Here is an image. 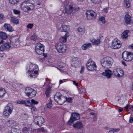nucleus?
I'll return each instance as SVG.
<instances>
[{
  "label": "nucleus",
  "mask_w": 133,
  "mask_h": 133,
  "mask_svg": "<svg viewBox=\"0 0 133 133\" xmlns=\"http://www.w3.org/2000/svg\"><path fill=\"white\" fill-rule=\"evenodd\" d=\"M113 62L112 59L109 57H105L101 60L102 66L107 68H109L111 66Z\"/></svg>",
  "instance_id": "obj_1"
},
{
  "label": "nucleus",
  "mask_w": 133,
  "mask_h": 133,
  "mask_svg": "<svg viewBox=\"0 0 133 133\" xmlns=\"http://www.w3.org/2000/svg\"><path fill=\"white\" fill-rule=\"evenodd\" d=\"M54 99L58 104L62 105L66 101V97L63 96L59 92H58L55 95Z\"/></svg>",
  "instance_id": "obj_2"
},
{
  "label": "nucleus",
  "mask_w": 133,
  "mask_h": 133,
  "mask_svg": "<svg viewBox=\"0 0 133 133\" xmlns=\"http://www.w3.org/2000/svg\"><path fill=\"white\" fill-rule=\"evenodd\" d=\"M29 70L28 71V73L29 74V76L31 78H35L37 77L38 74V71L37 70L34 71V68L35 67V65L32 64L29 65Z\"/></svg>",
  "instance_id": "obj_3"
},
{
  "label": "nucleus",
  "mask_w": 133,
  "mask_h": 133,
  "mask_svg": "<svg viewBox=\"0 0 133 133\" xmlns=\"http://www.w3.org/2000/svg\"><path fill=\"white\" fill-rule=\"evenodd\" d=\"M25 90V93L26 96L29 98L34 97L36 94V91L29 87L26 88Z\"/></svg>",
  "instance_id": "obj_4"
},
{
  "label": "nucleus",
  "mask_w": 133,
  "mask_h": 133,
  "mask_svg": "<svg viewBox=\"0 0 133 133\" xmlns=\"http://www.w3.org/2000/svg\"><path fill=\"white\" fill-rule=\"evenodd\" d=\"M13 109V105L11 103H9L5 107V109L3 112V115L5 116L9 115L12 112Z\"/></svg>",
  "instance_id": "obj_5"
},
{
  "label": "nucleus",
  "mask_w": 133,
  "mask_h": 133,
  "mask_svg": "<svg viewBox=\"0 0 133 133\" xmlns=\"http://www.w3.org/2000/svg\"><path fill=\"white\" fill-rule=\"evenodd\" d=\"M122 56L123 59L127 61H130L133 58V53L127 51L124 52L122 54Z\"/></svg>",
  "instance_id": "obj_6"
},
{
  "label": "nucleus",
  "mask_w": 133,
  "mask_h": 133,
  "mask_svg": "<svg viewBox=\"0 0 133 133\" xmlns=\"http://www.w3.org/2000/svg\"><path fill=\"white\" fill-rule=\"evenodd\" d=\"M44 46L40 43H38L36 44L35 51L38 55H42L44 52Z\"/></svg>",
  "instance_id": "obj_7"
},
{
  "label": "nucleus",
  "mask_w": 133,
  "mask_h": 133,
  "mask_svg": "<svg viewBox=\"0 0 133 133\" xmlns=\"http://www.w3.org/2000/svg\"><path fill=\"white\" fill-rule=\"evenodd\" d=\"M86 15L87 19L88 20L94 19L96 17L97 14L94 11L90 10L86 11Z\"/></svg>",
  "instance_id": "obj_8"
},
{
  "label": "nucleus",
  "mask_w": 133,
  "mask_h": 133,
  "mask_svg": "<svg viewBox=\"0 0 133 133\" xmlns=\"http://www.w3.org/2000/svg\"><path fill=\"white\" fill-rule=\"evenodd\" d=\"M57 51L61 53H64L66 52V45L62 43H58L55 46Z\"/></svg>",
  "instance_id": "obj_9"
},
{
  "label": "nucleus",
  "mask_w": 133,
  "mask_h": 133,
  "mask_svg": "<svg viewBox=\"0 0 133 133\" xmlns=\"http://www.w3.org/2000/svg\"><path fill=\"white\" fill-rule=\"evenodd\" d=\"M87 69L90 71L96 70V66L95 62L91 59H90L88 61L86 64Z\"/></svg>",
  "instance_id": "obj_10"
},
{
  "label": "nucleus",
  "mask_w": 133,
  "mask_h": 133,
  "mask_svg": "<svg viewBox=\"0 0 133 133\" xmlns=\"http://www.w3.org/2000/svg\"><path fill=\"white\" fill-rule=\"evenodd\" d=\"M79 114L76 113H73L71 115V116L70 119L68 122V124L69 125L71 124L70 123H72L75 121L79 119Z\"/></svg>",
  "instance_id": "obj_11"
},
{
  "label": "nucleus",
  "mask_w": 133,
  "mask_h": 133,
  "mask_svg": "<svg viewBox=\"0 0 133 133\" xmlns=\"http://www.w3.org/2000/svg\"><path fill=\"white\" fill-rule=\"evenodd\" d=\"M44 119L41 116L36 118L34 120L35 124L39 127L42 126V124L44 123Z\"/></svg>",
  "instance_id": "obj_12"
},
{
  "label": "nucleus",
  "mask_w": 133,
  "mask_h": 133,
  "mask_svg": "<svg viewBox=\"0 0 133 133\" xmlns=\"http://www.w3.org/2000/svg\"><path fill=\"white\" fill-rule=\"evenodd\" d=\"M73 6L71 4H68L65 5V11L64 14L65 15H67V14H71L73 11Z\"/></svg>",
  "instance_id": "obj_13"
},
{
  "label": "nucleus",
  "mask_w": 133,
  "mask_h": 133,
  "mask_svg": "<svg viewBox=\"0 0 133 133\" xmlns=\"http://www.w3.org/2000/svg\"><path fill=\"white\" fill-rule=\"evenodd\" d=\"M120 41L117 39L114 40L112 43V47L114 49H117L121 46Z\"/></svg>",
  "instance_id": "obj_14"
},
{
  "label": "nucleus",
  "mask_w": 133,
  "mask_h": 133,
  "mask_svg": "<svg viewBox=\"0 0 133 133\" xmlns=\"http://www.w3.org/2000/svg\"><path fill=\"white\" fill-rule=\"evenodd\" d=\"M11 45L9 42L4 43L0 47V50L1 51L8 50L11 47Z\"/></svg>",
  "instance_id": "obj_15"
},
{
  "label": "nucleus",
  "mask_w": 133,
  "mask_h": 133,
  "mask_svg": "<svg viewBox=\"0 0 133 133\" xmlns=\"http://www.w3.org/2000/svg\"><path fill=\"white\" fill-rule=\"evenodd\" d=\"M73 127L75 129L78 130L83 128V125L81 122L77 121L73 124Z\"/></svg>",
  "instance_id": "obj_16"
},
{
  "label": "nucleus",
  "mask_w": 133,
  "mask_h": 133,
  "mask_svg": "<svg viewBox=\"0 0 133 133\" xmlns=\"http://www.w3.org/2000/svg\"><path fill=\"white\" fill-rule=\"evenodd\" d=\"M26 1L23 2L21 5V8L22 10L24 12H28L30 10L28 6H27ZM29 9H30L29 8Z\"/></svg>",
  "instance_id": "obj_17"
},
{
  "label": "nucleus",
  "mask_w": 133,
  "mask_h": 133,
  "mask_svg": "<svg viewBox=\"0 0 133 133\" xmlns=\"http://www.w3.org/2000/svg\"><path fill=\"white\" fill-rule=\"evenodd\" d=\"M103 75L105 76L108 78H110L112 75V72L109 69L106 70L105 71L102 73Z\"/></svg>",
  "instance_id": "obj_18"
},
{
  "label": "nucleus",
  "mask_w": 133,
  "mask_h": 133,
  "mask_svg": "<svg viewBox=\"0 0 133 133\" xmlns=\"http://www.w3.org/2000/svg\"><path fill=\"white\" fill-rule=\"evenodd\" d=\"M60 30L61 32H65L66 33H69L70 30V28L69 26L63 25L60 28Z\"/></svg>",
  "instance_id": "obj_19"
},
{
  "label": "nucleus",
  "mask_w": 133,
  "mask_h": 133,
  "mask_svg": "<svg viewBox=\"0 0 133 133\" xmlns=\"http://www.w3.org/2000/svg\"><path fill=\"white\" fill-rule=\"evenodd\" d=\"M6 124L8 127H14L16 125V122L13 120H9L6 122Z\"/></svg>",
  "instance_id": "obj_20"
},
{
  "label": "nucleus",
  "mask_w": 133,
  "mask_h": 133,
  "mask_svg": "<svg viewBox=\"0 0 133 133\" xmlns=\"http://www.w3.org/2000/svg\"><path fill=\"white\" fill-rule=\"evenodd\" d=\"M120 71L122 73L123 72V71L120 68H118L117 69H115L113 70L114 74L115 76H117L118 77H122L123 76V74H120L119 73V71Z\"/></svg>",
  "instance_id": "obj_21"
},
{
  "label": "nucleus",
  "mask_w": 133,
  "mask_h": 133,
  "mask_svg": "<svg viewBox=\"0 0 133 133\" xmlns=\"http://www.w3.org/2000/svg\"><path fill=\"white\" fill-rule=\"evenodd\" d=\"M69 36V33H66L64 36L61 37L60 39L59 40L60 43H65L66 42L67 37Z\"/></svg>",
  "instance_id": "obj_22"
},
{
  "label": "nucleus",
  "mask_w": 133,
  "mask_h": 133,
  "mask_svg": "<svg viewBox=\"0 0 133 133\" xmlns=\"http://www.w3.org/2000/svg\"><path fill=\"white\" fill-rule=\"evenodd\" d=\"M10 44L16 45V44L18 43L19 41L18 38L16 37H12L10 40Z\"/></svg>",
  "instance_id": "obj_23"
},
{
  "label": "nucleus",
  "mask_w": 133,
  "mask_h": 133,
  "mask_svg": "<svg viewBox=\"0 0 133 133\" xmlns=\"http://www.w3.org/2000/svg\"><path fill=\"white\" fill-rule=\"evenodd\" d=\"M5 29L10 32H12L14 31V29L10 25L8 24L5 23L4 25Z\"/></svg>",
  "instance_id": "obj_24"
},
{
  "label": "nucleus",
  "mask_w": 133,
  "mask_h": 133,
  "mask_svg": "<svg viewBox=\"0 0 133 133\" xmlns=\"http://www.w3.org/2000/svg\"><path fill=\"white\" fill-rule=\"evenodd\" d=\"M125 21L127 24H129L130 23L131 18L130 16L128 14H126L125 16Z\"/></svg>",
  "instance_id": "obj_25"
},
{
  "label": "nucleus",
  "mask_w": 133,
  "mask_h": 133,
  "mask_svg": "<svg viewBox=\"0 0 133 133\" xmlns=\"http://www.w3.org/2000/svg\"><path fill=\"white\" fill-rule=\"evenodd\" d=\"M77 30L80 34L83 35L85 32V28L83 26H80L77 29Z\"/></svg>",
  "instance_id": "obj_26"
},
{
  "label": "nucleus",
  "mask_w": 133,
  "mask_h": 133,
  "mask_svg": "<svg viewBox=\"0 0 133 133\" xmlns=\"http://www.w3.org/2000/svg\"><path fill=\"white\" fill-rule=\"evenodd\" d=\"M129 31L126 30L124 31L122 33V37L123 39H127L128 37V33L129 32Z\"/></svg>",
  "instance_id": "obj_27"
},
{
  "label": "nucleus",
  "mask_w": 133,
  "mask_h": 133,
  "mask_svg": "<svg viewBox=\"0 0 133 133\" xmlns=\"http://www.w3.org/2000/svg\"><path fill=\"white\" fill-rule=\"evenodd\" d=\"M27 2L26 3V4L28 6V8L29 9L30 11L34 9V4L30 3V1L29 0H28L27 1H26Z\"/></svg>",
  "instance_id": "obj_28"
},
{
  "label": "nucleus",
  "mask_w": 133,
  "mask_h": 133,
  "mask_svg": "<svg viewBox=\"0 0 133 133\" xmlns=\"http://www.w3.org/2000/svg\"><path fill=\"white\" fill-rule=\"evenodd\" d=\"M32 129L30 127H24L23 129V131L24 133H31Z\"/></svg>",
  "instance_id": "obj_29"
},
{
  "label": "nucleus",
  "mask_w": 133,
  "mask_h": 133,
  "mask_svg": "<svg viewBox=\"0 0 133 133\" xmlns=\"http://www.w3.org/2000/svg\"><path fill=\"white\" fill-rule=\"evenodd\" d=\"M8 37L6 34L4 32L1 31L0 32V38L3 39H5Z\"/></svg>",
  "instance_id": "obj_30"
},
{
  "label": "nucleus",
  "mask_w": 133,
  "mask_h": 133,
  "mask_svg": "<svg viewBox=\"0 0 133 133\" xmlns=\"http://www.w3.org/2000/svg\"><path fill=\"white\" fill-rule=\"evenodd\" d=\"M91 46V44L90 43H87L84 44L82 46V49L85 50L89 47Z\"/></svg>",
  "instance_id": "obj_31"
},
{
  "label": "nucleus",
  "mask_w": 133,
  "mask_h": 133,
  "mask_svg": "<svg viewBox=\"0 0 133 133\" xmlns=\"http://www.w3.org/2000/svg\"><path fill=\"white\" fill-rule=\"evenodd\" d=\"M6 93L5 89L2 88L0 89V97H3Z\"/></svg>",
  "instance_id": "obj_32"
},
{
  "label": "nucleus",
  "mask_w": 133,
  "mask_h": 133,
  "mask_svg": "<svg viewBox=\"0 0 133 133\" xmlns=\"http://www.w3.org/2000/svg\"><path fill=\"white\" fill-rule=\"evenodd\" d=\"M51 87L50 86H49L46 89L45 91V94L47 97H48L49 96L50 92Z\"/></svg>",
  "instance_id": "obj_33"
},
{
  "label": "nucleus",
  "mask_w": 133,
  "mask_h": 133,
  "mask_svg": "<svg viewBox=\"0 0 133 133\" xmlns=\"http://www.w3.org/2000/svg\"><path fill=\"white\" fill-rule=\"evenodd\" d=\"M30 39L31 40H33L34 41H36L38 39V38L37 35L35 34H33L30 37Z\"/></svg>",
  "instance_id": "obj_34"
},
{
  "label": "nucleus",
  "mask_w": 133,
  "mask_h": 133,
  "mask_svg": "<svg viewBox=\"0 0 133 133\" xmlns=\"http://www.w3.org/2000/svg\"><path fill=\"white\" fill-rule=\"evenodd\" d=\"M124 2L127 7L129 8L130 5V0H124Z\"/></svg>",
  "instance_id": "obj_35"
},
{
  "label": "nucleus",
  "mask_w": 133,
  "mask_h": 133,
  "mask_svg": "<svg viewBox=\"0 0 133 133\" xmlns=\"http://www.w3.org/2000/svg\"><path fill=\"white\" fill-rule=\"evenodd\" d=\"M17 103L18 104H23L25 103V101L22 99L18 100L17 101Z\"/></svg>",
  "instance_id": "obj_36"
},
{
  "label": "nucleus",
  "mask_w": 133,
  "mask_h": 133,
  "mask_svg": "<svg viewBox=\"0 0 133 133\" xmlns=\"http://www.w3.org/2000/svg\"><path fill=\"white\" fill-rule=\"evenodd\" d=\"M11 20L12 22L14 24H18L19 23V21L15 18L12 17Z\"/></svg>",
  "instance_id": "obj_37"
},
{
  "label": "nucleus",
  "mask_w": 133,
  "mask_h": 133,
  "mask_svg": "<svg viewBox=\"0 0 133 133\" xmlns=\"http://www.w3.org/2000/svg\"><path fill=\"white\" fill-rule=\"evenodd\" d=\"M10 3L13 4H16L19 0H9Z\"/></svg>",
  "instance_id": "obj_38"
},
{
  "label": "nucleus",
  "mask_w": 133,
  "mask_h": 133,
  "mask_svg": "<svg viewBox=\"0 0 133 133\" xmlns=\"http://www.w3.org/2000/svg\"><path fill=\"white\" fill-rule=\"evenodd\" d=\"M52 107V101H50L49 103L47 104L46 105V107L47 108L49 109L51 108Z\"/></svg>",
  "instance_id": "obj_39"
},
{
  "label": "nucleus",
  "mask_w": 133,
  "mask_h": 133,
  "mask_svg": "<svg viewBox=\"0 0 133 133\" xmlns=\"http://www.w3.org/2000/svg\"><path fill=\"white\" fill-rule=\"evenodd\" d=\"M12 131H13L14 133H20L19 129L16 128H12Z\"/></svg>",
  "instance_id": "obj_40"
},
{
  "label": "nucleus",
  "mask_w": 133,
  "mask_h": 133,
  "mask_svg": "<svg viewBox=\"0 0 133 133\" xmlns=\"http://www.w3.org/2000/svg\"><path fill=\"white\" fill-rule=\"evenodd\" d=\"M99 21H101L103 23H105V18L101 16L99 18Z\"/></svg>",
  "instance_id": "obj_41"
},
{
  "label": "nucleus",
  "mask_w": 133,
  "mask_h": 133,
  "mask_svg": "<svg viewBox=\"0 0 133 133\" xmlns=\"http://www.w3.org/2000/svg\"><path fill=\"white\" fill-rule=\"evenodd\" d=\"M66 101H67L69 103H71L72 101V99L71 97L67 98L66 97Z\"/></svg>",
  "instance_id": "obj_42"
},
{
  "label": "nucleus",
  "mask_w": 133,
  "mask_h": 133,
  "mask_svg": "<svg viewBox=\"0 0 133 133\" xmlns=\"http://www.w3.org/2000/svg\"><path fill=\"white\" fill-rule=\"evenodd\" d=\"M31 102L32 104H37L39 103L38 101H36L34 99H32Z\"/></svg>",
  "instance_id": "obj_43"
},
{
  "label": "nucleus",
  "mask_w": 133,
  "mask_h": 133,
  "mask_svg": "<svg viewBox=\"0 0 133 133\" xmlns=\"http://www.w3.org/2000/svg\"><path fill=\"white\" fill-rule=\"evenodd\" d=\"M13 12L16 15H19L20 14V11L16 10H14Z\"/></svg>",
  "instance_id": "obj_44"
},
{
  "label": "nucleus",
  "mask_w": 133,
  "mask_h": 133,
  "mask_svg": "<svg viewBox=\"0 0 133 133\" xmlns=\"http://www.w3.org/2000/svg\"><path fill=\"white\" fill-rule=\"evenodd\" d=\"M37 130L38 131L44 132L45 131V130L43 127H41L38 129Z\"/></svg>",
  "instance_id": "obj_45"
},
{
  "label": "nucleus",
  "mask_w": 133,
  "mask_h": 133,
  "mask_svg": "<svg viewBox=\"0 0 133 133\" xmlns=\"http://www.w3.org/2000/svg\"><path fill=\"white\" fill-rule=\"evenodd\" d=\"M81 93H85L86 92V89L85 88H82L80 90Z\"/></svg>",
  "instance_id": "obj_46"
},
{
  "label": "nucleus",
  "mask_w": 133,
  "mask_h": 133,
  "mask_svg": "<svg viewBox=\"0 0 133 133\" xmlns=\"http://www.w3.org/2000/svg\"><path fill=\"white\" fill-rule=\"evenodd\" d=\"M100 43V40L99 39H98L97 40L95 39L94 44H98Z\"/></svg>",
  "instance_id": "obj_47"
},
{
  "label": "nucleus",
  "mask_w": 133,
  "mask_h": 133,
  "mask_svg": "<svg viewBox=\"0 0 133 133\" xmlns=\"http://www.w3.org/2000/svg\"><path fill=\"white\" fill-rule=\"evenodd\" d=\"M58 65L59 67L60 68H62L64 67V64L62 63H61L59 62L58 63Z\"/></svg>",
  "instance_id": "obj_48"
},
{
  "label": "nucleus",
  "mask_w": 133,
  "mask_h": 133,
  "mask_svg": "<svg viewBox=\"0 0 133 133\" xmlns=\"http://www.w3.org/2000/svg\"><path fill=\"white\" fill-rule=\"evenodd\" d=\"M101 0H91L92 2L95 3H98Z\"/></svg>",
  "instance_id": "obj_49"
},
{
  "label": "nucleus",
  "mask_w": 133,
  "mask_h": 133,
  "mask_svg": "<svg viewBox=\"0 0 133 133\" xmlns=\"http://www.w3.org/2000/svg\"><path fill=\"white\" fill-rule=\"evenodd\" d=\"M33 26V24H29L27 25V27L28 28L31 29L32 28Z\"/></svg>",
  "instance_id": "obj_50"
},
{
  "label": "nucleus",
  "mask_w": 133,
  "mask_h": 133,
  "mask_svg": "<svg viewBox=\"0 0 133 133\" xmlns=\"http://www.w3.org/2000/svg\"><path fill=\"white\" fill-rule=\"evenodd\" d=\"M110 9V8H106L104 9V10L105 12H108Z\"/></svg>",
  "instance_id": "obj_51"
},
{
  "label": "nucleus",
  "mask_w": 133,
  "mask_h": 133,
  "mask_svg": "<svg viewBox=\"0 0 133 133\" xmlns=\"http://www.w3.org/2000/svg\"><path fill=\"white\" fill-rule=\"evenodd\" d=\"M90 40L91 42H92L94 44L95 39L93 38H91Z\"/></svg>",
  "instance_id": "obj_52"
},
{
  "label": "nucleus",
  "mask_w": 133,
  "mask_h": 133,
  "mask_svg": "<svg viewBox=\"0 0 133 133\" xmlns=\"http://www.w3.org/2000/svg\"><path fill=\"white\" fill-rule=\"evenodd\" d=\"M84 66H81V70L80 71V73H82L83 72L84 70Z\"/></svg>",
  "instance_id": "obj_53"
},
{
  "label": "nucleus",
  "mask_w": 133,
  "mask_h": 133,
  "mask_svg": "<svg viewBox=\"0 0 133 133\" xmlns=\"http://www.w3.org/2000/svg\"><path fill=\"white\" fill-rule=\"evenodd\" d=\"M73 84L75 85L76 86H77L78 85V83L77 82H76L75 81H72Z\"/></svg>",
  "instance_id": "obj_54"
},
{
  "label": "nucleus",
  "mask_w": 133,
  "mask_h": 133,
  "mask_svg": "<svg viewBox=\"0 0 133 133\" xmlns=\"http://www.w3.org/2000/svg\"><path fill=\"white\" fill-rule=\"evenodd\" d=\"M41 3V1H36V3L38 5H40Z\"/></svg>",
  "instance_id": "obj_55"
},
{
  "label": "nucleus",
  "mask_w": 133,
  "mask_h": 133,
  "mask_svg": "<svg viewBox=\"0 0 133 133\" xmlns=\"http://www.w3.org/2000/svg\"><path fill=\"white\" fill-rule=\"evenodd\" d=\"M129 121L130 123H132L133 122V117H130Z\"/></svg>",
  "instance_id": "obj_56"
},
{
  "label": "nucleus",
  "mask_w": 133,
  "mask_h": 133,
  "mask_svg": "<svg viewBox=\"0 0 133 133\" xmlns=\"http://www.w3.org/2000/svg\"><path fill=\"white\" fill-rule=\"evenodd\" d=\"M31 109H32V110H33V111H35L36 110V108L34 107H32Z\"/></svg>",
  "instance_id": "obj_57"
},
{
  "label": "nucleus",
  "mask_w": 133,
  "mask_h": 133,
  "mask_svg": "<svg viewBox=\"0 0 133 133\" xmlns=\"http://www.w3.org/2000/svg\"><path fill=\"white\" fill-rule=\"evenodd\" d=\"M4 17V15L2 14H0V19H2Z\"/></svg>",
  "instance_id": "obj_58"
},
{
  "label": "nucleus",
  "mask_w": 133,
  "mask_h": 133,
  "mask_svg": "<svg viewBox=\"0 0 133 133\" xmlns=\"http://www.w3.org/2000/svg\"><path fill=\"white\" fill-rule=\"evenodd\" d=\"M119 129H120L119 128L115 129H114V131H113L114 132H115L117 133L116 132L119 131Z\"/></svg>",
  "instance_id": "obj_59"
},
{
  "label": "nucleus",
  "mask_w": 133,
  "mask_h": 133,
  "mask_svg": "<svg viewBox=\"0 0 133 133\" xmlns=\"http://www.w3.org/2000/svg\"><path fill=\"white\" fill-rule=\"evenodd\" d=\"M22 116L23 117H25V118L24 119H25V118H26L27 117V115L26 114H23L22 115Z\"/></svg>",
  "instance_id": "obj_60"
},
{
  "label": "nucleus",
  "mask_w": 133,
  "mask_h": 133,
  "mask_svg": "<svg viewBox=\"0 0 133 133\" xmlns=\"http://www.w3.org/2000/svg\"><path fill=\"white\" fill-rule=\"evenodd\" d=\"M129 48L133 49V43L129 46Z\"/></svg>",
  "instance_id": "obj_61"
},
{
  "label": "nucleus",
  "mask_w": 133,
  "mask_h": 133,
  "mask_svg": "<svg viewBox=\"0 0 133 133\" xmlns=\"http://www.w3.org/2000/svg\"><path fill=\"white\" fill-rule=\"evenodd\" d=\"M122 63L124 66H127V65L126 64L125 62L124 61H122Z\"/></svg>",
  "instance_id": "obj_62"
},
{
  "label": "nucleus",
  "mask_w": 133,
  "mask_h": 133,
  "mask_svg": "<svg viewBox=\"0 0 133 133\" xmlns=\"http://www.w3.org/2000/svg\"><path fill=\"white\" fill-rule=\"evenodd\" d=\"M25 105L26 106L30 107L32 105L31 104H29L28 103H26V102H25Z\"/></svg>",
  "instance_id": "obj_63"
},
{
  "label": "nucleus",
  "mask_w": 133,
  "mask_h": 133,
  "mask_svg": "<svg viewBox=\"0 0 133 133\" xmlns=\"http://www.w3.org/2000/svg\"><path fill=\"white\" fill-rule=\"evenodd\" d=\"M8 133H14L13 131H12V128L11 130L9 131Z\"/></svg>",
  "instance_id": "obj_64"
}]
</instances>
